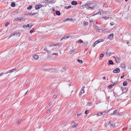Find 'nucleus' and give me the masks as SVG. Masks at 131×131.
Returning a JSON list of instances; mask_svg holds the SVG:
<instances>
[{
  "mask_svg": "<svg viewBox=\"0 0 131 131\" xmlns=\"http://www.w3.org/2000/svg\"><path fill=\"white\" fill-rule=\"evenodd\" d=\"M83 6H84L85 7H88L89 8L91 9L94 8V4L92 3H88L84 5H83Z\"/></svg>",
  "mask_w": 131,
  "mask_h": 131,
  "instance_id": "1",
  "label": "nucleus"
},
{
  "mask_svg": "<svg viewBox=\"0 0 131 131\" xmlns=\"http://www.w3.org/2000/svg\"><path fill=\"white\" fill-rule=\"evenodd\" d=\"M107 125L108 127L112 128L115 126V123L113 121L109 122L108 123Z\"/></svg>",
  "mask_w": 131,
  "mask_h": 131,
  "instance_id": "2",
  "label": "nucleus"
},
{
  "mask_svg": "<svg viewBox=\"0 0 131 131\" xmlns=\"http://www.w3.org/2000/svg\"><path fill=\"white\" fill-rule=\"evenodd\" d=\"M71 124V127L72 128L75 127L78 125V123H76L74 122H72Z\"/></svg>",
  "mask_w": 131,
  "mask_h": 131,
  "instance_id": "3",
  "label": "nucleus"
},
{
  "mask_svg": "<svg viewBox=\"0 0 131 131\" xmlns=\"http://www.w3.org/2000/svg\"><path fill=\"white\" fill-rule=\"evenodd\" d=\"M118 111L117 110L114 111L111 114V115H113L114 116H115L118 114Z\"/></svg>",
  "mask_w": 131,
  "mask_h": 131,
  "instance_id": "4",
  "label": "nucleus"
},
{
  "mask_svg": "<svg viewBox=\"0 0 131 131\" xmlns=\"http://www.w3.org/2000/svg\"><path fill=\"white\" fill-rule=\"evenodd\" d=\"M32 26V25L31 24H30L28 25H24L23 27L25 29H26V28L27 27H28L29 28H30Z\"/></svg>",
  "mask_w": 131,
  "mask_h": 131,
  "instance_id": "5",
  "label": "nucleus"
},
{
  "mask_svg": "<svg viewBox=\"0 0 131 131\" xmlns=\"http://www.w3.org/2000/svg\"><path fill=\"white\" fill-rule=\"evenodd\" d=\"M42 6L41 4L37 5L35 6V8L36 9H39Z\"/></svg>",
  "mask_w": 131,
  "mask_h": 131,
  "instance_id": "6",
  "label": "nucleus"
},
{
  "mask_svg": "<svg viewBox=\"0 0 131 131\" xmlns=\"http://www.w3.org/2000/svg\"><path fill=\"white\" fill-rule=\"evenodd\" d=\"M120 69L119 68H117L115 69H114L113 70V72L115 73H117L120 72Z\"/></svg>",
  "mask_w": 131,
  "mask_h": 131,
  "instance_id": "7",
  "label": "nucleus"
},
{
  "mask_svg": "<svg viewBox=\"0 0 131 131\" xmlns=\"http://www.w3.org/2000/svg\"><path fill=\"white\" fill-rule=\"evenodd\" d=\"M113 38V34H110L108 37V38L110 40H112Z\"/></svg>",
  "mask_w": 131,
  "mask_h": 131,
  "instance_id": "8",
  "label": "nucleus"
},
{
  "mask_svg": "<svg viewBox=\"0 0 131 131\" xmlns=\"http://www.w3.org/2000/svg\"><path fill=\"white\" fill-rule=\"evenodd\" d=\"M121 90H122L123 92L125 93L127 91V89L126 88L124 87H122L121 88Z\"/></svg>",
  "mask_w": 131,
  "mask_h": 131,
  "instance_id": "9",
  "label": "nucleus"
},
{
  "mask_svg": "<svg viewBox=\"0 0 131 131\" xmlns=\"http://www.w3.org/2000/svg\"><path fill=\"white\" fill-rule=\"evenodd\" d=\"M49 72H57V71L56 70H55L54 69L52 68L51 69H50L49 70Z\"/></svg>",
  "mask_w": 131,
  "mask_h": 131,
  "instance_id": "10",
  "label": "nucleus"
},
{
  "mask_svg": "<svg viewBox=\"0 0 131 131\" xmlns=\"http://www.w3.org/2000/svg\"><path fill=\"white\" fill-rule=\"evenodd\" d=\"M16 69L15 68H14L13 69L7 71V73H9L13 72L16 71Z\"/></svg>",
  "mask_w": 131,
  "mask_h": 131,
  "instance_id": "11",
  "label": "nucleus"
},
{
  "mask_svg": "<svg viewBox=\"0 0 131 131\" xmlns=\"http://www.w3.org/2000/svg\"><path fill=\"white\" fill-rule=\"evenodd\" d=\"M71 4L73 5H75L77 4V2L75 1H73L71 2Z\"/></svg>",
  "mask_w": 131,
  "mask_h": 131,
  "instance_id": "12",
  "label": "nucleus"
},
{
  "mask_svg": "<svg viewBox=\"0 0 131 131\" xmlns=\"http://www.w3.org/2000/svg\"><path fill=\"white\" fill-rule=\"evenodd\" d=\"M69 36H64L60 40L61 41L63 39H67L69 38Z\"/></svg>",
  "mask_w": 131,
  "mask_h": 131,
  "instance_id": "13",
  "label": "nucleus"
},
{
  "mask_svg": "<svg viewBox=\"0 0 131 131\" xmlns=\"http://www.w3.org/2000/svg\"><path fill=\"white\" fill-rule=\"evenodd\" d=\"M83 45L84 47H86L88 45V42H85L83 43Z\"/></svg>",
  "mask_w": 131,
  "mask_h": 131,
  "instance_id": "14",
  "label": "nucleus"
},
{
  "mask_svg": "<svg viewBox=\"0 0 131 131\" xmlns=\"http://www.w3.org/2000/svg\"><path fill=\"white\" fill-rule=\"evenodd\" d=\"M92 105V103L91 102H87L86 106H89L91 105Z\"/></svg>",
  "mask_w": 131,
  "mask_h": 131,
  "instance_id": "15",
  "label": "nucleus"
},
{
  "mask_svg": "<svg viewBox=\"0 0 131 131\" xmlns=\"http://www.w3.org/2000/svg\"><path fill=\"white\" fill-rule=\"evenodd\" d=\"M115 60L116 62L117 63L119 62V59L118 57L115 58Z\"/></svg>",
  "mask_w": 131,
  "mask_h": 131,
  "instance_id": "16",
  "label": "nucleus"
},
{
  "mask_svg": "<svg viewBox=\"0 0 131 131\" xmlns=\"http://www.w3.org/2000/svg\"><path fill=\"white\" fill-rule=\"evenodd\" d=\"M106 54L107 56H109L111 54V53L107 50L106 52Z\"/></svg>",
  "mask_w": 131,
  "mask_h": 131,
  "instance_id": "17",
  "label": "nucleus"
},
{
  "mask_svg": "<svg viewBox=\"0 0 131 131\" xmlns=\"http://www.w3.org/2000/svg\"><path fill=\"white\" fill-rule=\"evenodd\" d=\"M38 56L37 55H35L33 56V58L35 59H37L38 58Z\"/></svg>",
  "mask_w": 131,
  "mask_h": 131,
  "instance_id": "18",
  "label": "nucleus"
},
{
  "mask_svg": "<svg viewBox=\"0 0 131 131\" xmlns=\"http://www.w3.org/2000/svg\"><path fill=\"white\" fill-rule=\"evenodd\" d=\"M18 35L17 33H13L12 34H11L10 37H9L8 38H10V37H12L13 36H14V35Z\"/></svg>",
  "mask_w": 131,
  "mask_h": 131,
  "instance_id": "19",
  "label": "nucleus"
},
{
  "mask_svg": "<svg viewBox=\"0 0 131 131\" xmlns=\"http://www.w3.org/2000/svg\"><path fill=\"white\" fill-rule=\"evenodd\" d=\"M71 20H72V18L70 19L68 18L64 20L63 21V22H65L68 21H71Z\"/></svg>",
  "mask_w": 131,
  "mask_h": 131,
  "instance_id": "20",
  "label": "nucleus"
},
{
  "mask_svg": "<svg viewBox=\"0 0 131 131\" xmlns=\"http://www.w3.org/2000/svg\"><path fill=\"white\" fill-rule=\"evenodd\" d=\"M71 7V5H69L68 6H65L64 7V8L66 9H68L70 8Z\"/></svg>",
  "mask_w": 131,
  "mask_h": 131,
  "instance_id": "21",
  "label": "nucleus"
},
{
  "mask_svg": "<svg viewBox=\"0 0 131 131\" xmlns=\"http://www.w3.org/2000/svg\"><path fill=\"white\" fill-rule=\"evenodd\" d=\"M56 13L57 15L58 16L60 15L61 14L60 12L58 11H56Z\"/></svg>",
  "mask_w": 131,
  "mask_h": 131,
  "instance_id": "22",
  "label": "nucleus"
},
{
  "mask_svg": "<svg viewBox=\"0 0 131 131\" xmlns=\"http://www.w3.org/2000/svg\"><path fill=\"white\" fill-rule=\"evenodd\" d=\"M84 87H83L81 89V94H82L83 93H84Z\"/></svg>",
  "mask_w": 131,
  "mask_h": 131,
  "instance_id": "23",
  "label": "nucleus"
},
{
  "mask_svg": "<svg viewBox=\"0 0 131 131\" xmlns=\"http://www.w3.org/2000/svg\"><path fill=\"white\" fill-rule=\"evenodd\" d=\"M103 41V39H99L96 41L97 42H98V43H99L101 42H102Z\"/></svg>",
  "mask_w": 131,
  "mask_h": 131,
  "instance_id": "24",
  "label": "nucleus"
},
{
  "mask_svg": "<svg viewBox=\"0 0 131 131\" xmlns=\"http://www.w3.org/2000/svg\"><path fill=\"white\" fill-rule=\"evenodd\" d=\"M83 42V41L81 40H78L77 41V42L78 43H81Z\"/></svg>",
  "mask_w": 131,
  "mask_h": 131,
  "instance_id": "25",
  "label": "nucleus"
},
{
  "mask_svg": "<svg viewBox=\"0 0 131 131\" xmlns=\"http://www.w3.org/2000/svg\"><path fill=\"white\" fill-rule=\"evenodd\" d=\"M77 61L81 63H82L83 62V61L81 60H80L79 59H78L77 60Z\"/></svg>",
  "mask_w": 131,
  "mask_h": 131,
  "instance_id": "26",
  "label": "nucleus"
},
{
  "mask_svg": "<svg viewBox=\"0 0 131 131\" xmlns=\"http://www.w3.org/2000/svg\"><path fill=\"white\" fill-rule=\"evenodd\" d=\"M11 6L12 7H14L15 6V3L14 2H12L11 4Z\"/></svg>",
  "mask_w": 131,
  "mask_h": 131,
  "instance_id": "27",
  "label": "nucleus"
},
{
  "mask_svg": "<svg viewBox=\"0 0 131 131\" xmlns=\"http://www.w3.org/2000/svg\"><path fill=\"white\" fill-rule=\"evenodd\" d=\"M102 18L104 19L105 20H106L107 19H109V17H108L103 16Z\"/></svg>",
  "mask_w": 131,
  "mask_h": 131,
  "instance_id": "28",
  "label": "nucleus"
},
{
  "mask_svg": "<svg viewBox=\"0 0 131 131\" xmlns=\"http://www.w3.org/2000/svg\"><path fill=\"white\" fill-rule=\"evenodd\" d=\"M83 24L85 26H86L88 24V22H86L85 21H84L83 22Z\"/></svg>",
  "mask_w": 131,
  "mask_h": 131,
  "instance_id": "29",
  "label": "nucleus"
},
{
  "mask_svg": "<svg viewBox=\"0 0 131 131\" xmlns=\"http://www.w3.org/2000/svg\"><path fill=\"white\" fill-rule=\"evenodd\" d=\"M59 43H57L56 44H54V45H50V47H51V46H59Z\"/></svg>",
  "mask_w": 131,
  "mask_h": 131,
  "instance_id": "30",
  "label": "nucleus"
},
{
  "mask_svg": "<svg viewBox=\"0 0 131 131\" xmlns=\"http://www.w3.org/2000/svg\"><path fill=\"white\" fill-rule=\"evenodd\" d=\"M98 43V42H97V41H96L95 42H94V45H93V47H94L95 46V45L96 44H97Z\"/></svg>",
  "mask_w": 131,
  "mask_h": 131,
  "instance_id": "31",
  "label": "nucleus"
},
{
  "mask_svg": "<svg viewBox=\"0 0 131 131\" xmlns=\"http://www.w3.org/2000/svg\"><path fill=\"white\" fill-rule=\"evenodd\" d=\"M109 63L110 64H112L113 63V62L112 60H110L109 61Z\"/></svg>",
  "mask_w": 131,
  "mask_h": 131,
  "instance_id": "32",
  "label": "nucleus"
},
{
  "mask_svg": "<svg viewBox=\"0 0 131 131\" xmlns=\"http://www.w3.org/2000/svg\"><path fill=\"white\" fill-rule=\"evenodd\" d=\"M127 84V82L126 81H124L123 83V86H125Z\"/></svg>",
  "mask_w": 131,
  "mask_h": 131,
  "instance_id": "33",
  "label": "nucleus"
},
{
  "mask_svg": "<svg viewBox=\"0 0 131 131\" xmlns=\"http://www.w3.org/2000/svg\"><path fill=\"white\" fill-rule=\"evenodd\" d=\"M101 114V115H105L106 113V112H100Z\"/></svg>",
  "mask_w": 131,
  "mask_h": 131,
  "instance_id": "34",
  "label": "nucleus"
},
{
  "mask_svg": "<svg viewBox=\"0 0 131 131\" xmlns=\"http://www.w3.org/2000/svg\"><path fill=\"white\" fill-rule=\"evenodd\" d=\"M32 8V6L31 5H30V6H29V7H28L27 8V9L28 10H30Z\"/></svg>",
  "mask_w": 131,
  "mask_h": 131,
  "instance_id": "35",
  "label": "nucleus"
},
{
  "mask_svg": "<svg viewBox=\"0 0 131 131\" xmlns=\"http://www.w3.org/2000/svg\"><path fill=\"white\" fill-rule=\"evenodd\" d=\"M121 66L123 68H125V65L124 63L122 64H121Z\"/></svg>",
  "mask_w": 131,
  "mask_h": 131,
  "instance_id": "36",
  "label": "nucleus"
},
{
  "mask_svg": "<svg viewBox=\"0 0 131 131\" xmlns=\"http://www.w3.org/2000/svg\"><path fill=\"white\" fill-rule=\"evenodd\" d=\"M97 32H102V30L101 29H98L97 30Z\"/></svg>",
  "mask_w": 131,
  "mask_h": 131,
  "instance_id": "37",
  "label": "nucleus"
},
{
  "mask_svg": "<svg viewBox=\"0 0 131 131\" xmlns=\"http://www.w3.org/2000/svg\"><path fill=\"white\" fill-rule=\"evenodd\" d=\"M44 50L47 52H48L49 51L46 48H44Z\"/></svg>",
  "mask_w": 131,
  "mask_h": 131,
  "instance_id": "38",
  "label": "nucleus"
},
{
  "mask_svg": "<svg viewBox=\"0 0 131 131\" xmlns=\"http://www.w3.org/2000/svg\"><path fill=\"white\" fill-rule=\"evenodd\" d=\"M9 23H6L5 24V26L6 27H7L8 25H9Z\"/></svg>",
  "mask_w": 131,
  "mask_h": 131,
  "instance_id": "39",
  "label": "nucleus"
},
{
  "mask_svg": "<svg viewBox=\"0 0 131 131\" xmlns=\"http://www.w3.org/2000/svg\"><path fill=\"white\" fill-rule=\"evenodd\" d=\"M19 19H19V18H15L14 19V21H17L18 20H19Z\"/></svg>",
  "mask_w": 131,
  "mask_h": 131,
  "instance_id": "40",
  "label": "nucleus"
},
{
  "mask_svg": "<svg viewBox=\"0 0 131 131\" xmlns=\"http://www.w3.org/2000/svg\"><path fill=\"white\" fill-rule=\"evenodd\" d=\"M21 120L20 119H19L17 122V123L19 124L21 122Z\"/></svg>",
  "mask_w": 131,
  "mask_h": 131,
  "instance_id": "41",
  "label": "nucleus"
},
{
  "mask_svg": "<svg viewBox=\"0 0 131 131\" xmlns=\"http://www.w3.org/2000/svg\"><path fill=\"white\" fill-rule=\"evenodd\" d=\"M51 2H49L48 1H45V3H51Z\"/></svg>",
  "mask_w": 131,
  "mask_h": 131,
  "instance_id": "42",
  "label": "nucleus"
},
{
  "mask_svg": "<svg viewBox=\"0 0 131 131\" xmlns=\"http://www.w3.org/2000/svg\"><path fill=\"white\" fill-rule=\"evenodd\" d=\"M88 112H89V111L87 110H86L85 112V113L86 114H88Z\"/></svg>",
  "mask_w": 131,
  "mask_h": 131,
  "instance_id": "43",
  "label": "nucleus"
},
{
  "mask_svg": "<svg viewBox=\"0 0 131 131\" xmlns=\"http://www.w3.org/2000/svg\"><path fill=\"white\" fill-rule=\"evenodd\" d=\"M117 83V81H116L114 83H115L114 84H111V85H112V86L113 87V86H114L115 85V84H116Z\"/></svg>",
  "mask_w": 131,
  "mask_h": 131,
  "instance_id": "44",
  "label": "nucleus"
},
{
  "mask_svg": "<svg viewBox=\"0 0 131 131\" xmlns=\"http://www.w3.org/2000/svg\"><path fill=\"white\" fill-rule=\"evenodd\" d=\"M114 23L113 22H112L110 23V24L111 26H113L114 25Z\"/></svg>",
  "mask_w": 131,
  "mask_h": 131,
  "instance_id": "45",
  "label": "nucleus"
},
{
  "mask_svg": "<svg viewBox=\"0 0 131 131\" xmlns=\"http://www.w3.org/2000/svg\"><path fill=\"white\" fill-rule=\"evenodd\" d=\"M113 86H112V85H109L108 86V88H111Z\"/></svg>",
  "mask_w": 131,
  "mask_h": 131,
  "instance_id": "46",
  "label": "nucleus"
},
{
  "mask_svg": "<svg viewBox=\"0 0 131 131\" xmlns=\"http://www.w3.org/2000/svg\"><path fill=\"white\" fill-rule=\"evenodd\" d=\"M97 116H99L101 115V113H99L97 114Z\"/></svg>",
  "mask_w": 131,
  "mask_h": 131,
  "instance_id": "47",
  "label": "nucleus"
},
{
  "mask_svg": "<svg viewBox=\"0 0 131 131\" xmlns=\"http://www.w3.org/2000/svg\"><path fill=\"white\" fill-rule=\"evenodd\" d=\"M104 56V54H101L100 55V57L101 58L103 57Z\"/></svg>",
  "mask_w": 131,
  "mask_h": 131,
  "instance_id": "48",
  "label": "nucleus"
},
{
  "mask_svg": "<svg viewBox=\"0 0 131 131\" xmlns=\"http://www.w3.org/2000/svg\"><path fill=\"white\" fill-rule=\"evenodd\" d=\"M52 55H56V56H58V53H53L52 54Z\"/></svg>",
  "mask_w": 131,
  "mask_h": 131,
  "instance_id": "49",
  "label": "nucleus"
},
{
  "mask_svg": "<svg viewBox=\"0 0 131 131\" xmlns=\"http://www.w3.org/2000/svg\"><path fill=\"white\" fill-rule=\"evenodd\" d=\"M57 97V95H54L53 97L54 99H55Z\"/></svg>",
  "mask_w": 131,
  "mask_h": 131,
  "instance_id": "50",
  "label": "nucleus"
},
{
  "mask_svg": "<svg viewBox=\"0 0 131 131\" xmlns=\"http://www.w3.org/2000/svg\"><path fill=\"white\" fill-rule=\"evenodd\" d=\"M52 104V102H50L48 104L49 106H50Z\"/></svg>",
  "mask_w": 131,
  "mask_h": 131,
  "instance_id": "51",
  "label": "nucleus"
},
{
  "mask_svg": "<svg viewBox=\"0 0 131 131\" xmlns=\"http://www.w3.org/2000/svg\"><path fill=\"white\" fill-rule=\"evenodd\" d=\"M81 114V113H78L77 114V115L78 116L79 115H80Z\"/></svg>",
  "mask_w": 131,
  "mask_h": 131,
  "instance_id": "52",
  "label": "nucleus"
},
{
  "mask_svg": "<svg viewBox=\"0 0 131 131\" xmlns=\"http://www.w3.org/2000/svg\"><path fill=\"white\" fill-rule=\"evenodd\" d=\"M101 14V13L100 12H99L97 13H96V14H95L93 15V16H94V15H96V14Z\"/></svg>",
  "mask_w": 131,
  "mask_h": 131,
  "instance_id": "53",
  "label": "nucleus"
},
{
  "mask_svg": "<svg viewBox=\"0 0 131 131\" xmlns=\"http://www.w3.org/2000/svg\"><path fill=\"white\" fill-rule=\"evenodd\" d=\"M29 85L28 82H27L26 83V84H25V86H27L28 85Z\"/></svg>",
  "mask_w": 131,
  "mask_h": 131,
  "instance_id": "54",
  "label": "nucleus"
},
{
  "mask_svg": "<svg viewBox=\"0 0 131 131\" xmlns=\"http://www.w3.org/2000/svg\"><path fill=\"white\" fill-rule=\"evenodd\" d=\"M50 110H48L47 111V113H48L49 112H50Z\"/></svg>",
  "mask_w": 131,
  "mask_h": 131,
  "instance_id": "55",
  "label": "nucleus"
},
{
  "mask_svg": "<svg viewBox=\"0 0 131 131\" xmlns=\"http://www.w3.org/2000/svg\"><path fill=\"white\" fill-rule=\"evenodd\" d=\"M33 30H31L30 31V33H32L33 32Z\"/></svg>",
  "mask_w": 131,
  "mask_h": 131,
  "instance_id": "56",
  "label": "nucleus"
},
{
  "mask_svg": "<svg viewBox=\"0 0 131 131\" xmlns=\"http://www.w3.org/2000/svg\"><path fill=\"white\" fill-rule=\"evenodd\" d=\"M113 93H114V95L115 97H116V94L114 92H113Z\"/></svg>",
  "mask_w": 131,
  "mask_h": 131,
  "instance_id": "57",
  "label": "nucleus"
},
{
  "mask_svg": "<svg viewBox=\"0 0 131 131\" xmlns=\"http://www.w3.org/2000/svg\"><path fill=\"white\" fill-rule=\"evenodd\" d=\"M3 74V73H1L0 74V76H1Z\"/></svg>",
  "mask_w": 131,
  "mask_h": 131,
  "instance_id": "58",
  "label": "nucleus"
},
{
  "mask_svg": "<svg viewBox=\"0 0 131 131\" xmlns=\"http://www.w3.org/2000/svg\"><path fill=\"white\" fill-rule=\"evenodd\" d=\"M124 77V76L123 75H122L121 76V79L123 78Z\"/></svg>",
  "mask_w": 131,
  "mask_h": 131,
  "instance_id": "59",
  "label": "nucleus"
},
{
  "mask_svg": "<svg viewBox=\"0 0 131 131\" xmlns=\"http://www.w3.org/2000/svg\"><path fill=\"white\" fill-rule=\"evenodd\" d=\"M19 18V19H19V20L20 21L21 19V18Z\"/></svg>",
  "mask_w": 131,
  "mask_h": 131,
  "instance_id": "60",
  "label": "nucleus"
},
{
  "mask_svg": "<svg viewBox=\"0 0 131 131\" xmlns=\"http://www.w3.org/2000/svg\"><path fill=\"white\" fill-rule=\"evenodd\" d=\"M129 42L128 41L126 43L127 44H129Z\"/></svg>",
  "mask_w": 131,
  "mask_h": 131,
  "instance_id": "61",
  "label": "nucleus"
},
{
  "mask_svg": "<svg viewBox=\"0 0 131 131\" xmlns=\"http://www.w3.org/2000/svg\"><path fill=\"white\" fill-rule=\"evenodd\" d=\"M35 13H34L33 14H32V15H35Z\"/></svg>",
  "mask_w": 131,
  "mask_h": 131,
  "instance_id": "62",
  "label": "nucleus"
},
{
  "mask_svg": "<svg viewBox=\"0 0 131 131\" xmlns=\"http://www.w3.org/2000/svg\"><path fill=\"white\" fill-rule=\"evenodd\" d=\"M29 40H31V38L30 37V38L29 39Z\"/></svg>",
  "mask_w": 131,
  "mask_h": 131,
  "instance_id": "63",
  "label": "nucleus"
},
{
  "mask_svg": "<svg viewBox=\"0 0 131 131\" xmlns=\"http://www.w3.org/2000/svg\"><path fill=\"white\" fill-rule=\"evenodd\" d=\"M92 20H90V22H92Z\"/></svg>",
  "mask_w": 131,
  "mask_h": 131,
  "instance_id": "64",
  "label": "nucleus"
}]
</instances>
